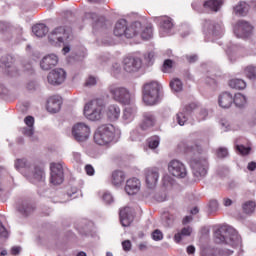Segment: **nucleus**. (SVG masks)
<instances>
[{"label":"nucleus","instance_id":"a19ab883","mask_svg":"<svg viewBox=\"0 0 256 256\" xmlns=\"http://www.w3.org/2000/svg\"><path fill=\"white\" fill-rule=\"evenodd\" d=\"M234 13L238 17H245L247 15V4L245 2H239L234 6Z\"/></svg>","mask_w":256,"mask_h":256},{"label":"nucleus","instance_id":"72a5a7b5","mask_svg":"<svg viewBox=\"0 0 256 256\" xmlns=\"http://www.w3.org/2000/svg\"><path fill=\"white\" fill-rule=\"evenodd\" d=\"M127 20L120 19L117 21L115 28H114V35L116 37H125L127 31Z\"/></svg>","mask_w":256,"mask_h":256},{"label":"nucleus","instance_id":"393cba45","mask_svg":"<svg viewBox=\"0 0 256 256\" xmlns=\"http://www.w3.org/2000/svg\"><path fill=\"white\" fill-rule=\"evenodd\" d=\"M14 167L17 171L22 173L25 177V173H30L33 169V163L29 162L27 159H17L15 161Z\"/></svg>","mask_w":256,"mask_h":256},{"label":"nucleus","instance_id":"f03ea898","mask_svg":"<svg viewBox=\"0 0 256 256\" xmlns=\"http://www.w3.org/2000/svg\"><path fill=\"white\" fill-rule=\"evenodd\" d=\"M216 243H224L230 247H240L242 240L241 236L231 226H222L214 233Z\"/></svg>","mask_w":256,"mask_h":256},{"label":"nucleus","instance_id":"f257e3e1","mask_svg":"<svg viewBox=\"0 0 256 256\" xmlns=\"http://www.w3.org/2000/svg\"><path fill=\"white\" fill-rule=\"evenodd\" d=\"M121 137V130L112 124H104L99 126L94 133V141L97 145L105 146L111 143H117Z\"/></svg>","mask_w":256,"mask_h":256},{"label":"nucleus","instance_id":"9b49d317","mask_svg":"<svg viewBox=\"0 0 256 256\" xmlns=\"http://www.w3.org/2000/svg\"><path fill=\"white\" fill-rule=\"evenodd\" d=\"M50 171V183H52V185H61V183L65 181V174L61 163L50 164Z\"/></svg>","mask_w":256,"mask_h":256},{"label":"nucleus","instance_id":"de8ad7c7","mask_svg":"<svg viewBox=\"0 0 256 256\" xmlns=\"http://www.w3.org/2000/svg\"><path fill=\"white\" fill-rule=\"evenodd\" d=\"M102 200L104 201V203H106V205H111V203H114L115 198L113 197V194H111V192L106 191L102 195Z\"/></svg>","mask_w":256,"mask_h":256},{"label":"nucleus","instance_id":"e433bc0d","mask_svg":"<svg viewBox=\"0 0 256 256\" xmlns=\"http://www.w3.org/2000/svg\"><path fill=\"white\" fill-rule=\"evenodd\" d=\"M233 103L238 109H245L247 107V96L242 93H236L233 97Z\"/></svg>","mask_w":256,"mask_h":256},{"label":"nucleus","instance_id":"aec40b11","mask_svg":"<svg viewBox=\"0 0 256 256\" xmlns=\"http://www.w3.org/2000/svg\"><path fill=\"white\" fill-rule=\"evenodd\" d=\"M204 32L208 33V35H214L215 37H217L221 33H223V26L211 20H206L204 22Z\"/></svg>","mask_w":256,"mask_h":256},{"label":"nucleus","instance_id":"c03bdc74","mask_svg":"<svg viewBox=\"0 0 256 256\" xmlns=\"http://www.w3.org/2000/svg\"><path fill=\"white\" fill-rule=\"evenodd\" d=\"M256 203L255 201H247L242 205V209L244 213L247 215H251V213L255 212Z\"/></svg>","mask_w":256,"mask_h":256},{"label":"nucleus","instance_id":"423d86ee","mask_svg":"<svg viewBox=\"0 0 256 256\" xmlns=\"http://www.w3.org/2000/svg\"><path fill=\"white\" fill-rule=\"evenodd\" d=\"M69 37H71V33H69V31L66 30L65 27L60 26L49 33L48 41L54 47H61L69 43Z\"/></svg>","mask_w":256,"mask_h":256},{"label":"nucleus","instance_id":"473e14b6","mask_svg":"<svg viewBox=\"0 0 256 256\" xmlns=\"http://www.w3.org/2000/svg\"><path fill=\"white\" fill-rule=\"evenodd\" d=\"M185 153H193L194 155H201L203 153V148L197 143L187 141L183 144Z\"/></svg>","mask_w":256,"mask_h":256},{"label":"nucleus","instance_id":"774afa93","mask_svg":"<svg viewBox=\"0 0 256 256\" xmlns=\"http://www.w3.org/2000/svg\"><path fill=\"white\" fill-rule=\"evenodd\" d=\"M186 59L188 61V63H195V61H197L198 57L197 55H188L186 56Z\"/></svg>","mask_w":256,"mask_h":256},{"label":"nucleus","instance_id":"c756f323","mask_svg":"<svg viewBox=\"0 0 256 256\" xmlns=\"http://www.w3.org/2000/svg\"><path fill=\"white\" fill-rule=\"evenodd\" d=\"M137 114V106L136 105H129L126 106L123 111L122 119L125 123H131L135 119V115Z\"/></svg>","mask_w":256,"mask_h":256},{"label":"nucleus","instance_id":"2f4dec72","mask_svg":"<svg viewBox=\"0 0 256 256\" xmlns=\"http://www.w3.org/2000/svg\"><path fill=\"white\" fill-rule=\"evenodd\" d=\"M24 122L27 127H24L22 129L23 135H26V137H32L33 133H35V128L33 127V125H35V118H33L32 116H27L24 119Z\"/></svg>","mask_w":256,"mask_h":256},{"label":"nucleus","instance_id":"7c9ffc66","mask_svg":"<svg viewBox=\"0 0 256 256\" xmlns=\"http://www.w3.org/2000/svg\"><path fill=\"white\" fill-rule=\"evenodd\" d=\"M233 251L229 249H207L202 252V256H230Z\"/></svg>","mask_w":256,"mask_h":256},{"label":"nucleus","instance_id":"6e6552de","mask_svg":"<svg viewBox=\"0 0 256 256\" xmlns=\"http://www.w3.org/2000/svg\"><path fill=\"white\" fill-rule=\"evenodd\" d=\"M89 135H91V128L83 123H77L72 128V136L78 143H83V141H87L89 139Z\"/></svg>","mask_w":256,"mask_h":256},{"label":"nucleus","instance_id":"39448f33","mask_svg":"<svg viewBox=\"0 0 256 256\" xmlns=\"http://www.w3.org/2000/svg\"><path fill=\"white\" fill-rule=\"evenodd\" d=\"M107 91L117 103H121L122 105H129L131 103V93H129L127 88L118 84H110L108 85Z\"/></svg>","mask_w":256,"mask_h":256},{"label":"nucleus","instance_id":"3c124183","mask_svg":"<svg viewBox=\"0 0 256 256\" xmlns=\"http://www.w3.org/2000/svg\"><path fill=\"white\" fill-rule=\"evenodd\" d=\"M145 61L148 63V65H153V61L155 59V52H148L144 55Z\"/></svg>","mask_w":256,"mask_h":256},{"label":"nucleus","instance_id":"09e8293b","mask_svg":"<svg viewBox=\"0 0 256 256\" xmlns=\"http://www.w3.org/2000/svg\"><path fill=\"white\" fill-rule=\"evenodd\" d=\"M173 69V60L167 59L164 61L162 66L163 73H169Z\"/></svg>","mask_w":256,"mask_h":256},{"label":"nucleus","instance_id":"e2e57ef3","mask_svg":"<svg viewBox=\"0 0 256 256\" xmlns=\"http://www.w3.org/2000/svg\"><path fill=\"white\" fill-rule=\"evenodd\" d=\"M163 182L166 187H169V185H173V178L171 176H165Z\"/></svg>","mask_w":256,"mask_h":256},{"label":"nucleus","instance_id":"6ab92c4d","mask_svg":"<svg viewBox=\"0 0 256 256\" xmlns=\"http://www.w3.org/2000/svg\"><path fill=\"white\" fill-rule=\"evenodd\" d=\"M156 123L157 117H155V114H153V112H145L143 114L142 122L140 123V129L142 131H149V129L155 127Z\"/></svg>","mask_w":256,"mask_h":256},{"label":"nucleus","instance_id":"2eb2a0df","mask_svg":"<svg viewBox=\"0 0 256 256\" xmlns=\"http://www.w3.org/2000/svg\"><path fill=\"white\" fill-rule=\"evenodd\" d=\"M26 179L30 181V183H33L34 185H37V183H45V172L43 169L33 165L30 172L25 173Z\"/></svg>","mask_w":256,"mask_h":256},{"label":"nucleus","instance_id":"a211bd4d","mask_svg":"<svg viewBox=\"0 0 256 256\" xmlns=\"http://www.w3.org/2000/svg\"><path fill=\"white\" fill-rule=\"evenodd\" d=\"M135 219V210L131 207H124L120 210V223L123 227H129Z\"/></svg>","mask_w":256,"mask_h":256},{"label":"nucleus","instance_id":"f704fd0d","mask_svg":"<svg viewBox=\"0 0 256 256\" xmlns=\"http://www.w3.org/2000/svg\"><path fill=\"white\" fill-rule=\"evenodd\" d=\"M223 7V0H207L204 2V9L217 13Z\"/></svg>","mask_w":256,"mask_h":256},{"label":"nucleus","instance_id":"5fc2aeb1","mask_svg":"<svg viewBox=\"0 0 256 256\" xmlns=\"http://www.w3.org/2000/svg\"><path fill=\"white\" fill-rule=\"evenodd\" d=\"M152 239L154 241H162V239H163V232H161L160 230H155L152 233Z\"/></svg>","mask_w":256,"mask_h":256},{"label":"nucleus","instance_id":"b1692460","mask_svg":"<svg viewBox=\"0 0 256 256\" xmlns=\"http://www.w3.org/2000/svg\"><path fill=\"white\" fill-rule=\"evenodd\" d=\"M141 190V181L137 178H131L126 181L125 191L127 195H137Z\"/></svg>","mask_w":256,"mask_h":256},{"label":"nucleus","instance_id":"58836bf2","mask_svg":"<svg viewBox=\"0 0 256 256\" xmlns=\"http://www.w3.org/2000/svg\"><path fill=\"white\" fill-rule=\"evenodd\" d=\"M228 85H229V87H231V89H236L238 91H242L243 89L247 88V82H245V80L239 79V78L231 79L229 81Z\"/></svg>","mask_w":256,"mask_h":256},{"label":"nucleus","instance_id":"412c9836","mask_svg":"<svg viewBox=\"0 0 256 256\" xmlns=\"http://www.w3.org/2000/svg\"><path fill=\"white\" fill-rule=\"evenodd\" d=\"M57 63H59V57H57L55 54H50L41 60L40 67L43 69V71H49V69L56 67Z\"/></svg>","mask_w":256,"mask_h":256},{"label":"nucleus","instance_id":"052dcab7","mask_svg":"<svg viewBox=\"0 0 256 256\" xmlns=\"http://www.w3.org/2000/svg\"><path fill=\"white\" fill-rule=\"evenodd\" d=\"M85 85L87 87H93L94 85H97V78L90 76L87 80Z\"/></svg>","mask_w":256,"mask_h":256},{"label":"nucleus","instance_id":"f8f14e48","mask_svg":"<svg viewBox=\"0 0 256 256\" xmlns=\"http://www.w3.org/2000/svg\"><path fill=\"white\" fill-rule=\"evenodd\" d=\"M168 171L170 175L177 177V179H185V177H187V168H185V164L179 160L170 161Z\"/></svg>","mask_w":256,"mask_h":256},{"label":"nucleus","instance_id":"69168bd1","mask_svg":"<svg viewBox=\"0 0 256 256\" xmlns=\"http://www.w3.org/2000/svg\"><path fill=\"white\" fill-rule=\"evenodd\" d=\"M7 229L3 226V223L0 222V237H7Z\"/></svg>","mask_w":256,"mask_h":256},{"label":"nucleus","instance_id":"c85d7f7f","mask_svg":"<svg viewBox=\"0 0 256 256\" xmlns=\"http://www.w3.org/2000/svg\"><path fill=\"white\" fill-rule=\"evenodd\" d=\"M218 104L222 109H229L233 105V95L229 92H223L218 97Z\"/></svg>","mask_w":256,"mask_h":256},{"label":"nucleus","instance_id":"1a4fd4ad","mask_svg":"<svg viewBox=\"0 0 256 256\" xmlns=\"http://www.w3.org/2000/svg\"><path fill=\"white\" fill-rule=\"evenodd\" d=\"M234 35L238 39H247L253 35V26L245 20H240L234 26Z\"/></svg>","mask_w":256,"mask_h":256},{"label":"nucleus","instance_id":"603ef678","mask_svg":"<svg viewBox=\"0 0 256 256\" xmlns=\"http://www.w3.org/2000/svg\"><path fill=\"white\" fill-rule=\"evenodd\" d=\"M6 72L8 73V75H11V77H15V75L19 73V70H17V67H15V65H8Z\"/></svg>","mask_w":256,"mask_h":256},{"label":"nucleus","instance_id":"338daca9","mask_svg":"<svg viewBox=\"0 0 256 256\" xmlns=\"http://www.w3.org/2000/svg\"><path fill=\"white\" fill-rule=\"evenodd\" d=\"M21 253V246H14L11 249V254L12 255H19Z\"/></svg>","mask_w":256,"mask_h":256},{"label":"nucleus","instance_id":"6e6d98bb","mask_svg":"<svg viewBox=\"0 0 256 256\" xmlns=\"http://www.w3.org/2000/svg\"><path fill=\"white\" fill-rule=\"evenodd\" d=\"M141 137V134L139 133V130L136 129V130H133L131 133H130V139L131 141H139Z\"/></svg>","mask_w":256,"mask_h":256},{"label":"nucleus","instance_id":"f3484780","mask_svg":"<svg viewBox=\"0 0 256 256\" xmlns=\"http://www.w3.org/2000/svg\"><path fill=\"white\" fill-rule=\"evenodd\" d=\"M145 179L148 189H155L159 183V170L157 168H148L145 170Z\"/></svg>","mask_w":256,"mask_h":256},{"label":"nucleus","instance_id":"9d476101","mask_svg":"<svg viewBox=\"0 0 256 256\" xmlns=\"http://www.w3.org/2000/svg\"><path fill=\"white\" fill-rule=\"evenodd\" d=\"M197 109V104L190 103L186 106H184L176 115L174 120L176 123L180 125V127H183L188 121L189 117H191V113Z\"/></svg>","mask_w":256,"mask_h":256},{"label":"nucleus","instance_id":"4be33fe9","mask_svg":"<svg viewBox=\"0 0 256 256\" xmlns=\"http://www.w3.org/2000/svg\"><path fill=\"white\" fill-rule=\"evenodd\" d=\"M235 149L240 155L251 153V143L246 138H239L235 141Z\"/></svg>","mask_w":256,"mask_h":256},{"label":"nucleus","instance_id":"20e7f679","mask_svg":"<svg viewBox=\"0 0 256 256\" xmlns=\"http://www.w3.org/2000/svg\"><path fill=\"white\" fill-rule=\"evenodd\" d=\"M142 95L146 105H157L161 101V86L159 82L152 81L144 84Z\"/></svg>","mask_w":256,"mask_h":256},{"label":"nucleus","instance_id":"cd10ccee","mask_svg":"<svg viewBox=\"0 0 256 256\" xmlns=\"http://www.w3.org/2000/svg\"><path fill=\"white\" fill-rule=\"evenodd\" d=\"M106 116L109 121H117L121 117V108L117 104L109 105L106 108Z\"/></svg>","mask_w":256,"mask_h":256},{"label":"nucleus","instance_id":"4d7b16f0","mask_svg":"<svg viewBox=\"0 0 256 256\" xmlns=\"http://www.w3.org/2000/svg\"><path fill=\"white\" fill-rule=\"evenodd\" d=\"M229 155V152L227 151V148H219L217 151V157L220 159H223Z\"/></svg>","mask_w":256,"mask_h":256},{"label":"nucleus","instance_id":"4c0bfd02","mask_svg":"<svg viewBox=\"0 0 256 256\" xmlns=\"http://www.w3.org/2000/svg\"><path fill=\"white\" fill-rule=\"evenodd\" d=\"M125 183V172L123 171H114L112 173V185L119 187Z\"/></svg>","mask_w":256,"mask_h":256},{"label":"nucleus","instance_id":"4468645a","mask_svg":"<svg viewBox=\"0 0 256 256\" xmlns=\"http://www.w3.org/2000/svg\"><path fill=\"white\" fill-rule=\"evenodd\" d=\"M155 21L160 25V33L162 37H165V35H172L175 24L173 23V19L171 17L160 16L156 17Z\"/></svg>","mask_w":256,"mask_h":256},{"label":"nucleus","instance_id":"37998d69","mask_svg":"<svg viewBox=\"0 0 256 256\" xmlns=\"http://www.w3.org/2000/svg\"><path fill=\"white\" fill-rule=\"evenodd\" d=\"M244 75L247 77V79H250L251 81H255L256 79V66L249 65L244 69Z\"/></svg>","mask_w":256,"mask_h":256},{"label":"nucleus","instance_id":"a18cd8bd","mask_svg":"<svg viewBox=\"0 0 256 256\" xmlns=\"http://www.w3.org/2000/svg\"><path fill=\"white\" fill-rule=\"evenodd\" d=\"M170 87L172 91L179 93V91H183V82H181L179 78H175L170 82Z\"/></svg>","mask_w":256,"mask_h":256},{"label":"nucleus","instance_id":"7ed1b4c3","mask_svg":"<svg viewBox=\"0 0 256 256\" xmlns=\"http://www.w3.org/2000/svg\"><path fill=\"white\" fill-rule=\"evenodd\" d=\"M105 109V99L95 98L84 106V117L89 121H101L103 110Z\"/></svg>","mask_w":256,"mask_h":256},{"label":"nucleus","instance_id":"0eeeda50","mask_svg":"<svg viewBox=\"0 0 256 256\" xmlns=\"http://www.w3.org/2000/svg\"><path fill=\"white\" fill-rule=\"evenodd\" d=\"M190 167L192 173L196 179H203L207 175V169H209V162H207L206 156H197L190 161Z\"/></svg>","mask_w":256,"mask_h":256},{"label":"nucleus","instance_id":"864d4df0","mask_svg":"<svg viewBox=\"0 0 256 256\" xmlns=\"http://www.w3.org/2000/svg\"><path fill=\"white\" fill-rule=\"evenodd\" d=\"M208 207L211 213H215L219 209V202L217 200H210Z\"/></svg>","mask_w":256,"mask_h":256},{"label":"nucleus","instance_id":"49530a36","mask_svg":"<svg viewBox=\"0 0 256 256\" xmlns=\"http://www.w3.org/2000/svg\"><path fill=\"white\" fill-rule=\"evenodd\" d=\"M161 143L159 136H152L148 139V146L150 149H157Z\"/></svg>","mask_w":256,"mask_h":256},{"label":"nucleus","instance_id":"bb28decb","mask_svg":"<svg viewBox=\"0 0 256 256\" xmlns=\"http://www.w3.org/2000/svg\"><path fill=\"white\" fill-rule=\"evenodd\" d=\"M35 209H36L35 204L27 200L22 201L17 207L18 213H20L21 215H24L25 217H27L28 215H31V213H33Z\"/></svg>","mask_w":256,"mask_h":256},{"label":"nucleus","instance_id":"5701e85b","mask_svg":"<svg viewBox=\"0 0 256 256\" xmlns=\"http://www.w3.org/2000/svg\"><path fill=\"white\" fill-rule=\"evenodd\" d=\"M61 105H63L61 96H52L47 101V111L49 113H59L61 111Z\"/></svg>","mask_w":256,"mask_h":256},{"label":"nucleus","instance_id":"c9c22d12","mask_svg":"<svg viewBox=\"0 0 256 256\" xmlns=\"http://www.w3.org/2000/svg\"><path fill=\"white\" fill-rule=\"evenodd\" d=\"M192 233H193V228L191 226L182 228L180 232L174 235L175 243H179L180 241H183V237H191Z\"/></svg>","mask_w":256,"mask_h":256},{"label":"nucleus","instance_id":"79ce46f5","mask_svg":"<svg viewBox=\"0 0 256 256\" xmlns=\"http://www.w3.org/2000/svg\"><path fill=\"white\" fill-rule=\"evenodd\" d=\"M138 37L143 39L144 41H147L153 37V28L151 26L142 28Z\"/></svg>","mask_w":256,"mask_h":256},{"label":"nucleus","instance_id":"bf43d9fd","mask_svg":"<svg viewBox=\"0 0 256 256\" xmlns=\"http://www.w3.org/2000/svg\"><path fill=\"white\" fill-rule=\"evenodd\" d=\"M207 115H209V112L207 111V109L202 108L198 116L199 121H205V119H207Z\"/></svg>","mask_w":256,"mask_h":256},{"label":"nucleus","instance_id":"ea45409f","mask_svg":"<svg viewBox=\"0 0 256 256\" xmlns=\"http://www.w3.org/2000/svg\"><path fill=\"white\" fill-rule=\"evenodd\" d=\"M32 32L37 37H45L49 33V27L45 24H37L32 27Z\"/></svg>","mask_w":256,"mask_h":256},{"label":"nucleus","instance_id":"ddd939ff","mask_svg":"<svg viewBox=\"0 0 256 256\" xmlns=\"http://www.w3.org/2000/svg\"><path fill=\"white\" fill-rule=\"evenodd\" d=\"M123 69L126 73H137L143 65V61L139 57L128 56L123 59Z\"/></svg>","mask_w":256,"mask_h":256},{"label":"nucleus","instance_id":"8fccbe9b","mask_svg":"<svg viewBox=\"0 0 256 256\" xmlns=\"http://www.w3.org/2000/svg\"><path fill=\"white\" fill-rule=\"evenodd\" d=\"M179 33L181 37H187L191 33V29L189 28V25L183 24L179 28Z\"/></svg>","mask_w":256,"mask_h":256},{"label":"nucleus","instance_id":"dca6fc26","mask_svg":"<svg viewBox=\"0 0 256 256\" xmlns=\"http://www.w3.org/2000/svg\"><path fill=\"white\" fill-rule=\"evenodd\" d=\"M67 73L62 68H57L49 72L47 76L48 83L50 85H61L65 82Z\"/></svg>","mask_w":256,"mask_h":256},{"label":"nucleus","instance_id":"0e129e2a","mask_svg":"<svg viewBox=\"0 0 256 256\" xmlns=\"http://www.w3.org/2000/svg\"><path fill=\"white\" fill-rule=\"evenodd\" d=\"M122 247L125 251H131V241H129V240L123 241Z\"/></svg>","mask_w":256,"mask_h":256},{"label":"nucleus","instance_id":"680f3d73","mask_svg":"<svg viewBox=\"0 0 256 256\" xmlns=\"http://www.w3.org/2000/svg\"><path fill=\"white\" fill-rule=\"evenodd\" d=\"M85 171H86L87 175H89L90 177H92V175H95V168H93L91 166V164H87L85 166Z\"/></svg>","mask_w":256,"mask_h":256},{"label":"nucleus","instance_id":"a878e982","mask_svg":"<svg viewBox=\"0 0 256 256\" xmlns=\"http://www.w3.org/2000/svg\"><path fill=\"white\" fill-rule=\"evenodd\" d=\"M141 29V22H134L130 26L126 27V34L124 37H126V39H133L134 37H138L139 33H141Z\"/></svg>","mask_w":256,"mask_h":256},{"label":"nucleus","instance_id":"13d9d810","mask_svg":"<svg viewBox=\"0 0 256 256\" xmlns=\"http://www.w3.org/2000/svg\"><path fill=\"white\" fill-rule=\"evenodd\" d=\"M220 126H221L222 131H230L231 130V125L229 124V121H227V120H221Z\"/></svg>","mask_w":256,"mask_h":256}]
</instances>
